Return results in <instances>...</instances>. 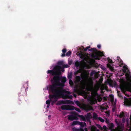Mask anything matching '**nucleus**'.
Wrapping results in <instances>:
<instances>
[{
  "instance_id": "nucleus-1",
  "label": "nucleus",
  "mask_w": 131,
  "mask_h": 131,
  "mask_svg": "<svg viewBox=\"0 0 131 131\" xmlns=\"http://www.w3.org/2000/svg\"><path fill=\"white\" fill-rule=\"evenodd\" d=\"M57 85H59L55 83L50 85L49 86V90L52 93H55L58 99L61 98L64 99H67L68 95L64 94V93L58 89H57L56 87Z\"/></svg>"
},
{
  "instance_id": "nucleus-2",
  "label": "nucleus",
  "mask_w": 131,
  "mask_h": 131,
  "mask_svg": "<svg viewBox=\"0 0 131 131\" xmlns=\"http://www.w3.org/2000/svg\"><path fill=\"white\" fill-rule=\"evenodd\" d=\"M80 66L79 73H81V77L83 80L82 82L84 83H89V72L87 71L84 70L85 67V66L81 64Z\"/></svg>"
},
{
  "instance_id": "nucleus-3",
  "label": "nucleus",
  "mask_w": 131,
  "mask_h": 131,
  "mask_svg": "<svg viewBox=\"0 0 131 131\" xmlns=\"http://www.w3.org/2000/svg\"><path fill=\"white\" fill-rule=\"evenodd\" d=\"M53 80L54 81L53 83H52L51 85L56 83L59 85H57V86H59L61 85V83L60 81L61 80V82L64 85V83L67 81V79L66 77L59 76L58 74H56L54 75L53 78Z\"/></svg>"
},
{
  "instance_id": "nucleus-4",
  "label": "nucleus",
  "mask_w": 131,
  "mask_h": 131,
  "mask_svg": "<svg viewBox=\"0 0 131 131\" xmlns=\"http://www.w3.org/2000/svg\"><path fill=\"white\" fill-rule=\"evenodd\" d=\"M64 68L63 67H61L60 66L57 65L55 66L53 68V70H48L47 72V74H50L52 75H55L57 74V71L61 69L62 72H64Z\"/></svg>"
},
{
  "instance_id": "nucleus-5",
  "label": "nucleus",
  "mask_w": 131,
  "mask_h": 131,
  "mask_svg": "<svg viewBox=\"0 0 131 131\" xmlns=\"http://www.w3.org/2000/svg\"><path fill=\"white\" fill-rule=\"evenodd\" d=\"M52 93L53 94L49 95V99H51V105H52L56 103L58 99L55 93Z\"/></svg>"
},
{
  "instance_id": "nucleus-6",
  "label": "nucleus",
  "mask_w": 131,
  "mask_h": 131,
  "mask_svg": "<svg viewBox=\"0 0 131 131\" xmlns=\"http://www.w3.org/2000/svg\"><path fill=\"white\" fill-rule=\"evenodd\" d=\"M104 56V54L100 51L97 52L95 54H93L92 55L94 60H100L101 58Z\"/></svg>"
},
{
  "instance_id": "nucleus-7",
  "label": "nucleus",
  "mask_w": 131,
  "mask_h": 131,
  "mask_svg": "<svg viewBox=\"0 0 131 131\" xmlns=\"http://www.w3.org/2000/svg\"><path fill=\"white\" fill-rule=\"evenodd\" d=\"M73 103L72 101L69 100H60L58 101L56 103L57 105H59L62 104H72Z\"/></svg>"
},
{
  "instance_id": "nucleus-8",
  "label": "nucleus",
  "mask_w": 131,
  "mask_h": 131,
  "mask_svg": "<svg viewBox=\"0 0 131 131\" xmlns=\"http://www.w3.org/2000/svg\"><path fill=\"white\" fill-rule=\"evenodd\" d=\"M74 107L69 105H63L61 106V108L62 110H73Z\"/></svg>"
},
{
  "instance_id": "nucleus-9",
  "label": "nucleus",
  "mask_w": 131,
  "mask_h": 131,
  "mask_svg": "<svg viewBox=\"0 0 131 131\" xmlns=\"http://www.w3.org/2000/svg\"><path fill=\"white\" fill-rule=\"evenodd\" d=\"M124 103L125 105L131 106V98L127 99L126 97H124Z\"/></svg>"
},
{
  "instance_id": "nucleus-10",
  "label": "nucleus",
  "mask_w": 131,
  "mask_h": 131,
  "mask_svg": "<svg viewBox=\"0 0 131 131\" xmlns=\"http://www.w3.org/2000/svg\"><path fill=\"white\" fill-rule=\"evenodd\" d=\"M119 88L121 89L122 93L127 96H129V95L126 93L125 92L127 91L126 87L123 84L120 85Z\"/></svg>"
},
{
  "instance_id": "nucleus-11",
  "label": "nucleus",
  "mask_w": 131,
  "mask_h": 131,
  "mask_svg": "<svg viewBox=\"0 0 131 131\" xmlns=\"http://www.w3.org/2000/svg\"><path fill=\"white\" fill-rule=\"evenodd\" d=\"M56 88H57V89H58L59 90L61 91L62 92L66 94L69 95L71 94L70 92L68 91H67L64 89L62 87H58L57 86H56Z\"/></svg>"
},
{
  "instance_id": "nucleus-12",
  "label": "nucleus",
  "mask_w": 131,
  "mask_h": 131,
  "mask_svg": "<svg viewBox=\"0 0 131 131\" xmlns=\"http://www.w3.org/2000/svg\"><path fill=\"white\" fill-rule=\"evenodd\" d=\"M68 119L70 121H73L75 119L77 120L78 119L77 116L75 114L69 115H68Z\"/></svg>"
},
{
  "instance_id": "nucleus-13",
  "label": "nucleus",
  "mask_w": 131,
  "mask_h": 131,
  "mask_svg": "<svg viewBox=\"0 0 131 131\" xmlns=\"http://www.w3.org/2000/svg\"><path fill=\"white\" fill-rule=\"evenodd\" d=\"M114 126V124L113 123H109L108 124V127L111 131H118V128L116 129H113Z\"/></svg>"
},
{
  "instance_id": "nucleus-14",
  "label": "nucleus",
  "mask_w": 131,
  "mask_h": 131,
  "mask_svg": "<svg viewBox=\"0 0 131 131\" xmlns=\"http://www.w3.org/2000/svg\"><path fill=\"white\" fill-rule=\"evenodd\" d=\"M86 118V121H87L88 122H90V119L91 118V114L90 113H88L87 114L85 115Z\"/></svg>"
},
{
  "instance_id": "nucleus-15",
  "label": "nucleus",
  "mask_w": 131,
  "mask_h": 131,
  "mask_svg": "<svg viewBox=\"0 0 131 131\" xmlns=\"http://www.w3.org/2000/svg\"><path fill=\"white\" fill-rule=\"evenodd\" d=\"M28 89V87H26V88L24 86L21 88V93L22 94L23 93H24L25 94L26 93V90L27 89Z\"/></svg>"
},
{
  "instance_id": "nucleus-16",
  "label": "nucleus",
  "mask_w": 131,
  "mask_h": 131,
  "mask_svg": "<svg viewBox=\"0 0 131 131\" xmlns=\"http://www.w3.org/2000/svg\"><path fill=\"white\" fill-rule=\"evenodd\" d=\"M89 129L90 131H96V127L94 126L89 127Z\"/></svg>"
},
{
  "instance_id": "nucleus-17",
  "label": "nucleus",
  "mask_w": 131,
  "mask_h": 131,
  "mask_svg": "<svg viewBox=\"0 0 131 131\" xmlns=\"http://www.w3.org/2000/svg\"><path fill=\"white\" fill-rule=\"evenodd\" d=\"M75 81L77 83H79L81 81V78L79 76H77L75 77Z\"/></svg>"
},
{
  "instance_id": "nucleus-18",
  "label": "nucleus",
  "mask_w": 131,
  "mask_h": 131,
  "mask_svg": "<svg viewBox=\"0 0 131 131\" xmlns=\"http://www.w3.org/2000/svg\"><path fill=\"white\" fill-rule=\"evenodd\" d=\"M78 116L79 117H80L83 121L85 122L86 121V118L85 116H84L83 115H79Z\"/></svg>"
},
{
  "instance_id": "nucleus-19",
  "label": "nucleus",
  "mask_w": 131,
  "mask_h": 131,
  "mask_svg": "<svg viewBox=\"0 0 131 131\" xmlns=\"http://www.w3.org/2000/svg\"><path fill=\"white\" fill-rule=\"evenodd\" d=\"M62 53L61 56L62 57H64L66 56L65 53L67 51L66 49L64 48L62 50Z\"/></svg>"
},
{
  "instance_id": "nucleus-20",
  "label": "nucleus",
  "mask_w": 131,
  "mask_h": 131,
  "mask_svg": "<svg viewBox=\"0 0 131 131\" xmlns=\"http://www.w3.org/2000/svg\"><path fill=\"white\" fill-rule=\"evenodd\" d=\"M88 50L89 51L95 53L97 52V49L95 48H92L90 49H88Z\"/></svg>"
},
{
  "instance_id": "nucleus-21",
  "label": "nucleus",
  "mask_w": 131,
  "mask_h": 131,
  "mask_svg": "<svg viewBox=\"0 0 131 131\" xmlns=\"http://www.w3.org/2000/svg\"><path fill=\"white\" fill-rule=\"evenodd\" d=\"M93 118L95 120H97L99 118V117H98L97 114L95 112L93 113Z\"/></svg>"
},
{
  "instance_id": "nucleus-22",
  "label": "nucleus",
  "mask_w": 131,
  "mask_h": 131,
  "mask_svg": "<svg viewBox=\"0 0 131 131\" xmlns=\"http://www.w3.org/2000/svg\"><path fill=\"white\" fill-rule=\"evenodd\" d=\"M79 125H80V126L81 127H82L86 126V123L85 122L83 123L82 122H79Z\"/></svg>"
},
{
  "instance_id": "nucleus-23",
  "label": "nucleus",
  "mask_w": 131,
  "mask_h": 131,
  "mask_svg": "<svg viewBox=\"0 0 131 131\" xmlns=\"http://www.w3.org/2000/svg\"><path fill=\"white\" fill-rule=\"evenodd\" d=\"M81 63L78 61H76L75 62V65L77 67H78L81 65Z\"/></svg>"
},
{
  "instance_id": "nucleus-24",
  "label": "nucleus",
  "mask_w": 131,
  "mask_h": 131,
  "mask_svg": "<svg viewBox=\"0 0 131 131\" xmlns=\"http://www.w3.org/2000/svg\"><path fill=\"white\" fill-rule=\"evenodd\" d=\"M80 58L83 60L82 61V62H83V61H85L86 60V58L85 55L84 54L81 56Z\"/></svg>"
},
{
  "instance_id": "nucleus-25",
  "label": "nucleus",
  "mask_w": 131,
  "mask_h": 131,
  "mask_svg": "<svg viewBox=\"0 0 131 131\" xmlns=\"http://www.w3.org/2000/svg\"><path fill=\"white\" fill-rule=\"evenodd\" d=\"M79 122L77 121H74L72 122V126H73L74 125H79Z\"/></svg>"
},
{
  "instance_id": "nucleus-26",
  "label": "nucleus",
  "mask_w": 131,
  "mask_h": 131,
  "mask_svg": "<svg viewBox=\"0 0 131 131\" xmlns=\"http://www.w3.org/2000/svg\"><path fill=\"white\" fill-rule=\"evenodd\" d=\"M72 73L70 72L68 74V78L69 79H71L72 78Z\"/></svg>"
},
{
  "instance_id": "nucleus-27",
  "label": "nucleus",
  "mask_w": 131,
  "mask_h": 131,
  "mask_svg": "<svg viewBox=\"0 0 131 131\" xmlns=\"http://www.w3.org/2000/svg\"><path fill=\"white\" fill-rule=\"evenodd\" d=\"M117 60H118V61H120V63L122 64H123V61L122 60H121V59L119 57H117Z\"/></svg>"
},
{
  "instance_id": "nucleus-28",
  "label": "nucleus",
  "mask_w": 131,
  "mask_h": 131,
  "mask_svg": "<svg viewBox=\"0 0 131 131\" xmlns=\"http://www.w3.org/2000/svg\"><path fill=\"white\" fill-rule=\"evenodd\" d=\"M97 120L100 121L102 123H103L104 122V120L103 119H102L101 117H99V118Z\"/></svg>"
},
{
  "instance_id": "nucleus-29",
  "label": "nucleus",
  "mask_w": 131,
  "mask_h": 131,
  "mask_svg": "<svg viewBox=\"0 0 131 131\" xmlns=\"http://www.w3.org/2000/svg\"><path fill=\"white\" fill-rule=\"evenodd\" d=\"M124 113L123 112H121L120 113L119 115V117L120 118H122L124 116Z\"/></svg>"
},
{
  "instance_id": "nucleus-30",
  "label": "nucleus",
  "mask_w": 131,
  "mask_h": 131,
  "mask_svg": "<svg viewBox=\"0 0 131 131\" xmlns=\"http://www.w3.org/2000/svg\"><path fill=\"white\" fill-rule=\"evenodd\" d=\"M51 101V99L48 100L46 101V104H50V102Z\"/></svg>"
},
{
  "instance_id": "nucleus-31",
  "label": "nucleus",
  "mask_w": 131,
  "mask_h": 131,
  "mask_svg": "<svg viewBox=\"0 0 131 131\" xmlns=\"http://www.w3.org/2000/svg\"><path fill=\"white\" fill-rule=\"evenodd\" d=\"M107 67L109 68L110 69H112V66L110 63H107Z\"/></svg>"
},
{
  "instance_id": "nucleus-32",
  "label": "nucleus",
  "mask_w": 131,
  "mask_h": 131,
  "mask_svg": "<svg viewBox=\"0 0 131 131\" xmlns=\"http://www.w3.org/2000/svg\"><path fill=\"white\" fill-rule=\"evenodd\" d=\"M71 52L70 51H69L67 52L66 54V55L67 56H69L71 54Z\"/></svg>"
},
{
  "instance_id": "nucleus-33",
  "label": "nucleus",
  "mask_w": 131,
  "mask_h": 131,
  "mask_svg": "<svg viewBox=\"0 0 131 131\" xmlns=\"http://www.w3.org/2000/svg\"><path fill=\"white\" fill-rule=\"evenodd\" d=\"M57 64L59 65L62 66L63 65V62L62 61H59L58 62Z\"/></svg>"
},
{
  "instance_id": "nucleus-34",
  "label": "nucleus",
  "mask_w": 131,
  "mask_h": 131,
  "mask_svg": "<svg viewBox=\"0 0 131 131\" xmlns=\"http://www.w3.org/2000/svg\"><path fill=\"white\" fill-rule=\"evenodd\" d=\"M74 110H75L77 111V112H81V111L80 109L78 108L75 107H74Z\"/></svg>"
},
{
  "instance_id": "nucleus-35",
  "label": "nucleus",
  "mask_w": 131,
  "mask_h": 131,
  "mask_svg": "<svg viewBox=\"0 0 131 131\" xmlns=\"http://www.w3.org/2000/svg\"><path fill=\"white\" fill-rule=\"evenodd\" d=\"M107 60L108 62L111 63H113L111 59L110 58H107Z\"/></svg>"
},
{
  "instance_id": "nucleus-36",
  "label": "nucleus",
  "mask_w": 131,
  "mask_h": 131,
  "mask_svg": "<svg viewBox=\"0 0 131 131\" xmlns=\"http://www.w3.org/2000/svg\"><path fill=\"white\" fill-rule=\"evenodd\" d=\"M75 104L78 106H79L80 105V102L78 101H76L75 102Z\"/></svg>"
},
{
  "instance_id": "nucleus-37",
  "label": "nucleus",
  "mask_w": 131,
  "mask_h": 131,
  "mask_svg": "<svg viewBox=\"0 0 131 131\" xmlns=\"http://www.w3.org/2000/svg\"><path fill=\"white\" fill-rule=\"evenodd\" d=\"M95 71H92L90 73V76H92L94 74H95Z\"/></svg>"
},
{
  "instance_id": "nucleus-38",
  "label": "nucleus",
  "mask_w": 131,
  "mask_h": 131,
  "mask_svg": "<svg viewBox=\"0 0 131 131\" xmlns=\"http://www.w3.org/2000/svg\"><path fill=\"white\" fill-rule=\"evenodd\" d=\"M72 95H68L67 99L71 100L72 99Z\"/></svg>"
},
{
  "instance_id": "nucleus-39",
  "label": "nucleus",
  "mask_w": 131,
  "mask_h": 131,
  "mask_svg": "<svg viewBox=\"0 0 131 131\" xmlns=\"http://www.w3.org/2000/svg\"><path fill=\"white\" fill-rule=\"evenodd\" d=\"M96 126H97L98 128H99V129H101V130L102 129V127H101V126L99 124H97L96 125Z\"/></svg>"
},
{
  "instance_id": "nucleus-40",
  "label": "nucleus",
  "mask_w": 131,
  "mask_h": 131,
  "mask_svg": "<svg viewBox=\"0 0 131 131\" xmlns=\"http://www.w3.org/2000/svg\"><path fill=\"white\" fill-rule=\"evenodd\" d=\"M69 66L68 64H63V67L64 68H67L69 67Z\"/></svg>"
},
{
  "instance_id": "nucleus-41",
  "label": "nucleus",
  "mask_w": 131,
  "mask_h": 131,
  "mask_svg": "<svg viewBox=\"0 0 131 131\" xmlns=\"http://www.w3.org/2000/svg\"><path fill=\"white\" fill-rule=\"evenodd\" d=\"M69 82L70 85H72L73 84V81L71 79H69Z\"/></svg>"
},
{
  "instance_id": "nucleus-42",
  "label": "nucleus",
  "mask_w": 131,
  "mask_h": 131,
  "mask_svg": "<svg viewBox=\"0 0 131 131\" xmlns=\"http://www.w3.org/2000/svg\"><path fill=\"white\" fill-rule=\"evenodd\" d=\"M123 67L124 69L123 70V71L124 72H125L126 70L127 69V67H126V66H123Z\"/></svg>"
},
{
  "instance_id": "nucleus-43",
  "label": "nucleus",
  "mask_w": 131,
  "mask_h": 131,
  "mask_svg": "<svg viewBox=\"0 0 131 131\" xmlns=\"http://www.w3.org/2000/svg\"><path fill=\"white\" fill-rule=\"evenodd\" d=\"M118 95V96L120 97H121V93L120 92H119L117 91V92Z\"/></svg>"
},
{
  "instance_id": "nucleus-44",
  "label": "nucleus",
  "mask_w": 131,
  "mask_h": 131,
  "mask_svg": "<svg viewBox=\"0 0 131 131\" xmlns=\"http://www.w3.org/2000/svg\"><path fill=\"white\" fill-rule=\"evenodd\" d=\"M57 74H58L59 75H59H61V72L59 70L57 71Z\"/></svg>"
},
{
  "instance_id": "nucleus-45",
  "label": "nucleus",
  "mask_w": 131,
  "mask_h": 131,
  "mask_svg": "<svg viewBox=\"0 0 131 131\" xmlns=\"http://www.w3.org/2000/svg\"><path fill=\"white\" fill-rule=\"evenodd\" d=\"M105 122L106 123H109V119H107V118H106Z\"/></svg>"
},
{
  "instance_id": "nucleus-46",
  "label": "nucleus",
  "mask_w": 131,
  "mask_h": 131,
  "mask_svg": "<svg viewBox=\"0 0 131 131\" xmlns=\"http://www.w3.org/2000/svg\"><path fill=\"white\" fill-rule=\"evenodd\" d=\"M79 73V71L78 70L77 72H75L74 73V74L75 75H77Z\"/></svg>"
},
{
  "instance_id": "nucleus-47",
  "label": "nucleus",
  "mask_w": 131,
  "mask_h": 131,
  "mask_svg": "<svg viewBox=\"0 0 131 131\" xmlns=\"http://www.w3.org/2000/svg\"><path fill=\"white\" fill-rule=\"evenodd\" d=\"M84 49V51H86L88 49V48L87 47H86L85 48H83Z\"/></svg>"
},
{
  "instance_id": "nucleus-48",
  "label": "nucleus",
  "mask_w": 131,
  "mask_h": 131,
  "mask_svg": "<svg viewBox=\"0 0 131 131\" xmlns=\"http://www.w3.org/2000/svg\"><path fill=\"white\" fill-rule=\"evenodd\" d=\"M72 60L70 61H69L68 62V64H70L71 65L72 63Z\"/></svg>"
},
{
  "instance_id": "nucleus-49",
  "label": "nucleus",
  "mask_w": 131,
  "mask_h": 131,
  "mask_svg": "<svg viewBox=\"0 0 131 131\" xmlns=\"http://www.w3.org/2000/svg\"><path fill=\"white\" fill-rule=\"evenodd\" d=\"M83 53H79V57H80V58L83 55Z\"/></svg>"
},
{
  "instance_id": "nucleus-50",
  "label": "nucleus",
  "mask_w": 131,
  "mask_h": 131,
  "mask_svg": "<svg viewBox=\"0 0 131 131\" xmlns=\"http://www.w3.org/2000/svg\"><path fill=\"white\" fill-rule=\"evenodd\" d=\"M103 128L104 130H106V127L104 125L103 127Z\"/></svg>"
},
{
  "instance_id": "nucleus-51",
  "label": "nucleus",
  "mask_w": 131,
  "mask_h": 131,
  "mask_svg": "<svg viewBox=\"0 0 131 131\" xmlns=\"http://www.w3.org/2000/svg\"><path fill=\"white\" fill-rule=\"evenodd\" d=\"M101 47V45H97V47L99 49Z\"/></svg>"
},
{
  "instance_id": "nucleus-52",
  "label": "nucleus",
  "mask_w": 131,
  "mask_h": 131,
  "mask_svg": "<svg viewBox=\"0 0 131 131\" xmlns=\"http://www.w3.org/2000/svg\"><path fill=\"white\" fill-rule=\"evenodd\" d=\"M77 129H78L76 128H73V130L74 131H77Z\"/></svg>"
},
{
  "instance_id": "nucleus-53",
  "label": "nucleus",
  "mask_w": 131,
  "mask_h": 131,
  "mask_svg": "<svg viewBox=\"0 0 131 131\" xmlns=\"http://www.w3.org/2000/svg\"><path fill=\"white\" fill-rule=\"evenodd\" d=\"M27 82H26L23 85H26L27 86H28V82L27 81Z\"/></svg>"
},
{
  "instance_id": "nucleus-54",
  "label": "nucleus",
  "mask_w": 131,
  "mask_h": 131,
  "mask_svg": "<svg viewBox=\"0 0 131 131\" xmlns=\"http://www.w3.org/2000/svg\"><path fill=\"white\" fill-rule=\"evenodd\" d=\"M101 108V109L103 110H104L105 109H106V110L107 109L105 107H102Z\"/></svg>"
},
{
  "instance_id": "nucleus-55",
  "label": "nucleus",
  "mask_w": 131,
  "mask_h": 131,
  "mask_svg": "<svg viewBox=\"0 0 131 131\" xmlns=\"http://www.w3.org/2000/svg\"><path fill=\"white\" fill-rule=\"evenodd\" d=\"M84 130L85 131H88V129L86 128H85Z\"/></svg>"
},
{
  "instance_id": "nucleus-56",
  "label": "nucleus",
  "mask_w": 131,
  "mask_h": 131,
  "mask_svg": "<svg viewBox=\"0 0 131 131\" xmlns=\"http://www.w3.org/2000/svg\"><path fill=\"white\" fill-rule=\"evenodd\" d=\"M81 130V128L78 129H77V131H80Z\"/></svg>"
},
{
  "instance_id": "nucleus-57",
  "label": "nucleus",
  "mask_w": 131,
  "mask_h": 131,
  "mask_svg": "<svg viewBox=\"0 0 131 131\" xmlns=\"http://www.w3.org/2000/svg\"><path fill=\"white\" fill-rule=\"evenodd\" d=\"M80 131H84V130L82 128H81V130Z\"/></svg>"
},
{
  "instance_id": "nucleus-58",
  "label": "nucleus",
  "mask_w": 131,
  "mask_h": 131,
  "mask_svg": "<svg viewBox=\"0 0 131 131\" xmlns=\"http://www.w3.org/2000/svg\"><path fill=\"white\" fill-rule=\"evenodd\" d=\"M47 108H48L49 107V106L50 105V104H47Z\"/></svg>"
},
{
  "instance_id": "nucleus-59",
  "label": "nucleus",
  "mask_w": 131,
  "mask_h": 131,
  "mask_svg": "<svg viewBox=\"0 0 131 131\" xmlns=\"http://www.w3.org/2000/svg\"><path fill=\"white\" fill-rule=\"evenodd\" d=\"M112 111L113 112H115V108H112Z\"/></svg>"
},
{
  "instance_id": "nucleus-60",
  "label": "nucleus",
  "mask_w": 131,
  "mask_h": 131,
  "mask_svg": "<svg viewBox=\"0 0 131 131\" xmlns=\"http://www.w3.org/2000/svg\"><path fill=\"white\" fill-rule=\"evenodd\" d=\"M77 89H74V92H76L77 91Z\"/></svg>"
},
{
  "instance_id": "nucleus-61",
  "label": "nucleus",
  "mask_w": 131,
  "mask_h": 131,
  "mask_svg": "<svg viewBox=\"0 0 131 131\" xmlns=\"http://www.w3.org/2000/svg\"><path fill=\"white\" fill-rule=\"evenodd\" d=\"M87 47H88V49H89V48H90V46H89Z\"/></svg>"
},
{
  "instance_id": "nucleus-62",
  "label": "nucleus",
  "mask_w": 131,
  "mask_h": 131,
  "mask_svg": "<svg viewBox=\"0 0 131 131\" xmlns=\"http://www.w3.org/2000/svg\"><path fill=\"white\" fill-rule=\"evenodd\" d=\"M127 72L128 73H129V74H130V72L129 70H128V71Z\"/></svg>"
},
{
  "instance_id": "nucleus-63",
  "label": "nucleus",
  "mask_w": 131,
  "mask_h": 131,
  "mask_svg": "<svg viewBox=\"0 0 131 131\" xmlns=\"http://www.w3.org/2000/svg\"><path fill=\"white\" fill-rule=\"evenodd\" d=\"M96 131H100L99 129H97L96 128Z\"/></svg>"
},
{
  "instance_id": "nucleus-64",
  "label": "nucleus",
  "mask_w": 131,
  "mask_h": 131,
  "mask_svg": "<svg viewBox=\"0 0 131 131\" xmlns=\"http://www.w3.org/2000/svg\"><path fill=\"white\" fill-rule=\"evenodd\" d=\"M74 96L75 97H76V95L75 94H74Z\"/></svg>"
}]
</instances>
